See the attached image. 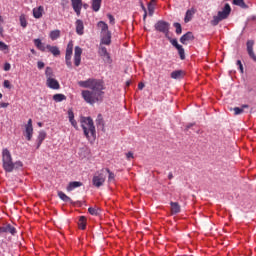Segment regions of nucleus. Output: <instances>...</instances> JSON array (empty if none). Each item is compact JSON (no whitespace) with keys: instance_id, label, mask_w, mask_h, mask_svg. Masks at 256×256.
Masks as SVG:
<instances>
[{"instance_id":"obj_1","label":"nucleus","mask_w":256,"mask_h":256,"mask_svg":"<svg viewBox=\"0 0 256 256\" xmlns=\"http://www.w3.org/2000/svg\"><path fill=\"white\" fill-rule=\"evenodd\" d=\"M79 87L91 90H82L81 95L86 103L95 105L99 101H103V83L97 79L89 78L86 81H78Z\"/></svg>"},{"instance_id":"obj_2","label":"nucleus","mask_w":256,"mask_h":256,"mask_svg":"<svg viewBox=\"0 0 256 256\" xmlns=\"http://www.w3.org/2000/svg\"><path fill=\"white\" fill-rule=\"evenodd\" d=\"M80 123L87 139H89V137H93V139L97 137L95 124L93 123V119L91 117H82Z\"/></svg>"},{"instance_id":"obj_3","label":"nucleus","mask_w":256,"mask_h":256,"mask_svg":"<svg viewBox=\"0 0 256 256\" xmlns=\"http://www.w3.org/2000/svg\"><path fill=\"white\" fill-rule=\"evenodd\" d=\"M2 167L6 173H13L15 170L13 156H11V152L7 148L2 150Z\"/></svg>"},{"instance_id":"obj_4","label":"nucleus","mask_w":256,"mask_h":256,"mask_svg":"<svg viewBox=\"0 0 256 256\" xmlns=\"http://www.w3.org/2000/svg\"><path fill=\"white\" fill-rule=\"evenodd\" d=\"M105 181H107V175H105V169H101L93 175L92 185L99 189V187H103L105 185Z\"/></svg>"},{"instance_id":"obj_5","label":"nucleus","mask_w":256,"mask_h":256,"mask_svg":"<svg viewBox=\"0 0 256 256\" xmlns=\"http://www.w3.org/2000/svg\"><path fill=\"white\" fill-rule=\"evenodd\" d=\"M170 27H171V24H169V22H165L163 20H159L154 25L155 31H158V33H164L165 37H169V29H170Z\"/></svg>"},{"instance_id":"obj_6","label":"nucleus","mask_w":256,"mask_h":256,"mask_svg":"<svg viewBox=\"0 0 256 256\" xmlns=\"http://www.w3.org/2000/svg\"><path fill=\"white\" fill-rule=\"evenodd\" d=\"M71 57H73V41L71 40L66 47L65 62L68 69H73V62H71Z\"/></svg>"},{"instance_id":"obj_7","label":"nucleus","mask_w":256,"mask_h":256,"mask_svg":"<svg viewBox=\"0 0 256 256\" xmlns=\"http://www.w3.org/2000/svg\"><path fill=\"white\" fill-rule=\"evenodd\" d=\"M98 55H100L104 63H111V55L107 51V48L101 44L98 49Z\"/></svg>"},{"instance_id":"obj_8","label":"nucleus","mask_w":256,"mask_h":256,"mask_svg":"<svg viewBox=\"0 0 256 256\" xmlns=\"http://www.w3.org/2000/svg\"><path fill=\"white\" fill-rule=\"evenodd\" d=\"M25 133L27 141H31L33 139V120L29 119L27 124L25 125Z\"/></svg>"},{"instance_id":"obj_9","label":"nucleus","mask_w":256,"mask_h":256,"mask_svg":"<svg viewBox=\"0 0 256 256\" xmlns=\"http://www.w3.org/2000/svg\"><path fill=\"white\" fill-rule=\"evenodd\" d=\"M83 54V49L81 47L76 46L74 48V65L79 67L81 65V55Z\"/></svg>"},{"instance_id":"obj_10","label":"nucleus","mask_w":256,"mask_h":256,"mask_svg":"<svg viewBox=\"0 0 256 256\" xmlns=\"http://www.w3.org/2000/svg\"><path fill=\"white\" fill-rule=\"evenodd\" d=\"M72 3V9H74V12L79 17L81 15V9H83V0H71Z\"/></svg>"},{"instance_id":"obj_11","label":"nucleus","mask_w":256,"mask_h":256,"mask_svg":"<svg viewBox=\"0 0 256 256\" xmlns=\"http://www.w3.org/2000/svg\"><path fill=\"white\" fill-rule=\"evenodd\" d=\"M46 85L49 87V89L59 90L61 89V85L59 84V81L55 78H49L46 80Z\"/></svg>"},{"instance_id":"obj_12","label":"nucleus","mask_w":256,"mask_h":256,"mask_svg":"<svg viewBox=\"0 0 256 256\" xmlns=\"http://www.w3.org/2000/svg\"><path fill=\"white\" fill-rule=\"evenodd\" d=\"M218 15L221 17V19H227L229 15H231V5L229 3H226L223 10L218 12Z\"/></svg>"},{"instance_id":"obj_13","label":"nucleus","mask_w":256,"mask_h":256,"mask_svg":"<svg viewBox=\"0 0 256 256\" xmlns=\"http://www.w3.org/2000/svg\"><path fill=\"white\" fill-rule=\"evenodd\" d=\"M218 15L221 17V19H227L229 15H231V5L229 3H226L223 10L218 12Z\"/></svg>"},{"instance_id":"obj_14","label":"nucleus","mask_w":256,"mask_h":256,"mask_svg":"<svg viewBox=\"0 0 256 256\" xmlns=\"http://www.w3.org/2000/svg\"><path fill=\"white\" fill-rule=\"evenodd\" d=\"M195 39V36L193 35V32H187L180 38V43L182 45H187V43H191Z\"/></svg>"},{"instance_id":"obj_15","label":"nucleus","mask_w":256,"mask_h":256,"mask_svg":"<svg viewBox=\"0 0 256 256\" xmlns=\"http://www.w3.org/2000/svg\"><path fill=\"white\" fill-rule=\"evenodd\" d=\"M246 45H247V52L249 57L253 59V61H255L256 63L255 52H253V45H255V42L253 40H248Z\"/></svg>"},{"instance_id":"obj_16","label":"nucleus","mask_w":256,"mask_h":256,"mask_svg":"<svg viewBox=\"0 0 256 256\" xmlns=\"http://www.w3.org/2000/svg\"><path fill=\"white\" fill-rule=\"evenodd\" d=\"M76 26V33L77 35H84L85 33V24L83 23V20L77 19L75 22Z\"/></svg>"},{"instance_id":"obj_17","label":"nucleus","mask_w":256,"mask_h":256,"mask_svg":"<svg viewBox=\"0 0 256 256\" xmlns=\"http://www.w3.org/2000/svg\"><path fill=\"white\" fill-rule=\"evenodd\" d=\"M100 45H111V31L104 32L101 34V44Z\"/></svg>"},{"instance_id":"obj_18","label":"nucleus","mask_w":256,"mask_h":256,"mask_svg":"<svg viewBox=\"0 0 256 256\" xmlns=\"http://www.w3.org/2000/svg\"><path fill=\"white\" fill-rule=\"evenodd\" d=\"M197 13V9L191 8L186 11L184 22L189 23L193 19V15Z\"/></svg>"},{"instance_id":"obj_19","label":"nucleus","mask_w":256,"mask_h":256,"mask_svg":"<svg viewBox=\"0 0 256 256\" xmlns=\"http://www.w3.org/2000/svg\"><path fill=\"white\" fill-rule=\"evenodd\" d=\"M0 233H11V235H15L17 230L11 224H8L6 226L0 227Z\"/></svg>"},{"instance_id":"obj_20","label":"nucleus","mask_w":256,"mask_h":256,"mask_svg":"<svg viewBox=\"0 0 256 256\" xmlns=\"http://www.w3.org/2000/svg\"><path fill=\"white\" fill-rule=\"evenodd\" d=\"M46 49L49 51V53L53 54L54 57H59V55H61V50H59V47L57 46L48 44L46 45Z\"/></svg>"},{"instance_id":"obj_21","label":"nucleus","mask_w":256,"mask_h":256,"mask_svg":"<svg viewBox=\"0 0 256 256\" xmlns=\"http://www.w3.org/2000/svg\"><path fill=\"white\" fill-rule=\"evenodd\" d=\"M170 206L172 215H177L178 213H181V205H179L177 202H170Z\"/></svg>"},{"instance_id":"obj_22","label":"nucleus","mask_w":256,"mask_h":256,"mask_svg":"<svg viewBox=\"0 0 256 256\" xmlns=\"http://www.w3.org/2000/svg\"><path fill=\"white\" fill-rule=\"evenodd\" d=\"M47 137V133L45 131H40L37 137V149H39V147H41L43 141H45Z\"/></svg>"},{"instance_id":"obj_23","label":"nucleus","mask_w":256,"mask_h":256,"mask_svg":"<svg viewBox=\"0 0 256 256\" xmlns=\"http://www.w3.org/2000/svg\"><path fill=\"white\" fill-rule=\"evenodd\" d=\"M97 27L99 30H101V35L103 33H108L109 32V25H107V23H105L104 21H99L97 23Z\"/></svg>"},{"instance_id":"obj_24","label":"nucleus","mask_w":256,"mask_h":256,"mask_svg":"<svg viewBox=\"0 0 256 256\" xmlns=\"http://www.w3.org/2000/svg\"><path fill=\"white\" fill-rule=\"evenodd\" d=\"M43 11H44L43 6H39L38 8H34L33 9V17H35V19H41L43 17Z\"/></svg>"},{"instance_id":"obj_25","label":"nucleus","mask_w":256,"mask_h":256,"mask_svg":"<svg viewBox=\"0 0 256 256\" xmlns=\"http://www.w3.org/2000/svg\"><path fill=\"white\" fill-rule=\"evenodd\" d=\"M34 45L35 47H37V49L39 51H42L43 53L46 51L47 49V46L45 47V45L43 44V42L41 41V39L37 38V39H34Z\"/></svg>"},{"instance_id":"obj_26","label":"nucleus","mask_w":256,"mask_h":256,"mask_svg":"<svg viewBox=\"0 0 256 256\" xmlns=\"http://www.w3.org/2000/svg\"><path fill=\"white\" fill-rule=\"evenodd\" d=\"M83 186V183L81 182H78V181H74V182H70L66 188V190L68 192H71L73 191V189H77V187H82Z\"/></svg>"},{"instance_id":"obj_27","label":"nucleus","mask_w":256,"mask_h":256,"mask_svg":"<svg viewBox=\"0 0 256 256\" xmlns=\"http://www.w3.org/2000/svg\"><path fill=\"white\" fill-rule=\"evenodd\" d=\"M68 119H69L72 127H74V129H78L77 121L75 120V114L72 112V110L68 111Z\"/></svg>"},{"instance_id":"obj_28","label":"nucleus","mask_w":256,"mask_h":256,"mask_svg":"<svg viewBox=\"0 0 256 256\" xmlns=\"http://www.w3.org/2000/svg\"><path fill=\"white\" fill-rule=\"evenodd\" d=\"M245 109H249V105L243 104L240 108L239 107H234V115H242V113L245 112Z\"/></svg>"},{"instance_id":"obj_29","label":"nucleus","mask_w":256,"mask_h":256,"mask_svg":"<svg viewBox=\"0 0 256 256\" xmlns=\"http://www.w3.org/2000/svg\"><path fill=\"white\" fill-rule=\"evenodd\" d=\"M51 41H57L61 37V30H53L49 35Z\"/></svg>"},{"instance_id":"obj_30","label":"nucleus","mask_w":256,"mask_h":256,"mask_svg":"<svg viewBox=\"0 0 256 256\" xmlns=\"http://www.w3.org/2000/svg\"><path fill=\"white\" fill-rule=\"evenodd\" d=\"M78 227L79 229L85 230L87 227V219L85 218V216H80L79 220H78Z\"/></svg>"},{"instance_id":"obj_31","label":"nucleus","mask_w":256,"mask_h":256,"mask_svg":"<svg viewBox=\"0 0 256 256\" xmlns=\"http://www.w3.org/2000/svg\"><path fill=\"white\" fill-rule=\"evenodd\" d=\"M102 2H103V0H92V9H93V11H95V13H97V11H99V9H101Z\"/></svg>"},{"instance_id":"obj_32","label":"nucleus","mask_w":256,"mask_h":256,"mask_svg":"<svg viewBox=\"0 0 256 256\" xmlns=\"http://www.w3.org/2000/svg\"><path fill=\"white\" fill-rule=\"evenodd\" d=\"M104 172L108 173V183H115V173L111 172L109 168H104Z\"/></svg>"},{"instance_id":"obj_33","label":"nucleus","mask_w":256,"mask_h":256,"mask_svg":"<svg viewBox=\"0 0 256 256\" xmlns=\"http://www.w3.org/2000/svg\"><path fill=\"white\" fill-rule=\"evenodd\" d=\"M58 197L65 203H71V198L67 196L63 191H58Z\"/></svg>"},{"instance_id":"obj_34","label":"nucleus","mask_w":256,"mask_h":256,"mask_svg":"<svg viewBox=\"0 0 256 256\" xmlns=\"http://www.w3.org/2000/svg\"><path fill=\"white\" fill-rule=\"evenodd\" d=\"M45 76H46V81L49 79H54L55 74L53 73V68L46 67Z\"/></svg>"},{"instance_id":"obj_35","label":"nucleus","mask_w":256,"mask_h":256,"mask_svg":"<svg viewBox=\"0 0 256 256\" xmlns=\"http://www.w3.org/2000/svg\"><path fill=\"white\" fill-rule=\"evenodd\" d=\"M67 99V96H65V94H55L53 96V100L56 103H61V101H65Z\"/></svg>"},{"instance_id":"obj_36","label":"nucleus","mask_w":256,"mask_h":256,"mask_svg":"<svg viewBox=\"0 0 256 256\" xmlns=\"http://www.w3.org/2000/svg\"><path fill=\"white\" fill-rule=\"evenodd\" d=\"M221 21H223V18L220 17L219 14H217V16H213V19L211 20V25H213V27H217V25H219V23H221Z\"/></svg>"},{"instance_id":"obj_37","label":"nucleus","mask_w":256,"mask_h":256,"mask_svg":"<svg viewBox=\"0 0 256 256\" xmlns=\"http://www.w3.org/2000/svg\"><path fill=\"white\" fill-rule=\"evenodd\" d=\"M183 75H184V72L182 70H176L171 73V78L172 79H181V77H183Z\"/></svg>"},{"instance_id":"obj_38","label":"nucleus","mask_w":256,"mask_h":256,"mask_svg":"<svg viewBox=\"0 0 256 256\" xmlns=\"http://www.w3.org/2000/svg\"><path fill=\"white\" fill-rule=\"evenodd\" d=\"M96 125H98V127L102 128V131H105V123L103 122V117L100 115H98L97 119H96Z\"/></svg>"},{"instance_id":"obj_39","label":"nucleus","mask_w":256,"mask_h":256,"mask_svg":"<svg viewBox=\"0 0 256 256\" xmlns=\"http://www.w3.org/2000/svg\"><path fill=\"white\" fill-rule=\"evenodd\" d=\"M155 5L156 3H153V2L148 3V15L150 17H153V13H155Z\"/></svg>"},{"instance_id":"obj_40","label":"nucleus","mask_w":256,"mask_h":256,"mask_svg":"<svg viewBox=\"0 0 256 256\" xmlns=\"http://www.w3.org/2000/svg\"><path fill=\"white\" fill-rule=\"evenodd\" d=\"M233 5H237L242 9H247V4H245V0H233Z\"/></svg>"},{"instance_id":"obj_41","label":"nucleus","mask_w":256,"mask_h":256,"mask_svg":"<svg viewBox=\"0 0 256 256\" xmlns=\"http://www.w3.org/2000/svg\"><path fill=\"white\" fill-rule=\"evenodd\" d=\"M178 51V55L180 57V59L182 61H185V49L183 48V46H179L178 48H176Z\"/></svg>"},{"instance_id":"obj_42","label":"nucleus","mask_w":256,"mask_h":256,"mask_svg":"<svg viewBox=\"0 0 256 256\" xmlns=\"http://www.w3.org/2000/svg\"><path fill=\"white\" fill-rule=\"evenodd\" d=\"M173 25L176 29V34L181 35V33H183V28L181 27V23L175 22Z\"/></svg>"},{"instance_id":"obj_43","label":"nucleus","mask_w":256,"mask_h":256,"mask_svg":"<svg viewBox=\"0 0 256 256\" xmlns=\"http://www.w3.org/2000/svg\"><path fill=\"white\" fill-rule=\"evenodd\" d=\"M88 213H90V215L97 216L99 215V208L90 207L88 208Z\"/></svg>"},{"instance_id":"obj_44","label":"nucleus","mask_w":256,"mask_h":256,"mask_svg":"<svg viewBox=\"0 0 256 256\" xmlns=\"http://www.w3.org/2000/svg\"><path fill=\"white\" fill-rule=\"evenodd\" d=\"M20 25L25 29L27 27V18H25V15L20 16Z\"/></svg>"},{"instance_id":"obj_45","label":"nucleus","mask_w":256,"mask_h":256,"mask_svg":"<svg viewBox=\"0 0 256 256\" xmlns=\"http://www.w3.org/2000/svg\"><path fill=\"white\" fill-rule=\"evenodd\" d=\"M168 39H169L171 45H173V47H175L176 49H178L179 47H181V44H179V42L177 41V39H171V38H169V37H168Z\"/></svg>"},{"instance_id":"obj_46","label":"nucleus","mask_w":256,"mask_h":256,"mask_svg":"<svg viewBox=\"0 0 256 256\" xmlns=\"http://www.w3.org/2000/svg\"><path fill=\"white\" fill-rule=\"evenodd\" d=\"M7 49H9V46L5 42L0 41V51H7Z\"/></svg>"},{"instance_id":"obj_47","label":"nucleus","mask_w":256,"mask_h":256,"mask_svg":"<svg viewBox=\"0 0 256 256\" xmlns=\"http://www.w3.org/2000/svg\"><path fill=\"white\" fill-rule=\"evenodd\" d=\"M107 17L109 19L110 25H115V17H113L111 14H107Z\"/></svg>"},{"instance_id":"obj_48","label":"nucleus","mask_w":256,"mask_h":256,"mask_svg":"<svg viewBox=\"0 0 256 256\" xmlns=\"http://www.w3.org/2000/svg\"><path fill=\"white\" fill-rule=\"evenodd\" d=\"M3 87H5V89H11V82H9V80H5Z\"/></svg>"},{"instance_id":"obj_49","label":"nucleus","mask_w":256,"mask_h":256,"mask_svg":"<svg viewBox=\"0 0 256 256\" xmlns=\"http://www.w3.org/2000/svg\"><path fill=\"white\" fill-rule=\"evenodd\" d=\"M14 165H15V169H19V167H23V162L16 161V162H14Z\"/></svg>"},{"instance_id":"obj_50","label":"nucleus","mask_w":256,"mask_h":256,"mask_svg":"<svg viewBox=\"0 0 256 256\" xmlns=\"http://www.w3.org/2000/svg\"><path fill=\"white\" fill-rule=\"evenodd\" d=\"M133 152H128V153H126V158H127V160L128 161H131V159H133Z\"/></svg>"},{"instance_id":"obj_51","label":"nucleus","mask_w":256,"mask_h":256,"mask_svg":"<svg viewBox=\"0 0 256 256\" xmlns=\"http://www.w3.org/2000/svg\"><path fill=\"white\" fill-rule=\"evenodd\" d=\"M8 106H9V103L7 102L0 103V109H7Z\"/></svg>"},{"instance_id":"obj_52","label":"nucleus","mask_w":256,"mask_h":256,"mask_svg":"<svg viewBox=\"0 0 256 256\" xmlns=\"http://www.w3.org/2000/svg\"><path fill=\"white\" fill-rule=\"evenodd\" d=\"M37 67H38V69H43L45 67V63L41 62V61H38Z\"/></svg>"},{"instance_id":"obj_53","label":"nucleus","mask_w":256,"mask_h":256,"mask_svg":"<svg viewBox=\"0 0 256 256\" xmlns=\"http://www.w3.org/2000/svg\"><path fill=\"white\" fill-rule=\"evenodd\" d=\"M11 70V64L5 63L4 64V71H10Z\"/></svg>"},{"instance_id":"obj_54","label":"nucleus","mask_w":256,"mask_h":256,"mask_svg":"<svg viewBox=\"0 0 256 256\" xmlns=\"http://www.w3.org/2000/svg\"><path fill=\"white\" fill-rule=\"evenodd\" d=\"M66 5H69V0H61V6L65 8Z\"/></svg>"},{"instance_id":"obj_55","label":"nucleus","mask_w":256,"mask_h":256,"mask_svg":"<svg viewBox=\"0 0 256 256\" xmlns=\"http://www.w3.org/2000/svg\"><path fill=\"white\" fill-rule=\"evenodd\" d=\"M144 87H145V84L143 82H140L138 84V89L142 90V89H144Z\"/></svg>"},{"instance_id":"obj_56","label":"nucleus","mask_w":256,"mask_h":256,"mask_svg":"<svg viewBox=\"0 0 256 256\" xmlns=\"http://www.w3.org/2000/svg\"><path fill=\"white\" fill-rule=\"evenodd\" d=\"M168 179H169V180L173 179V172H170V173L168 174Z\"/></svg>"},{"instance_id":"obj_57","label":"nucleus","mask_w":256,"mask_h":256,"mask_svg":"<svg viewBox=\"0 0 256 256\" xmlns=\"http://www.w3.org/2000/svg\"><path fill=\"white\" fill-rule=\"evenodd\" d=\"M146 20H147V12H144L143 21H146Z\"/></svg>"},{"instance_id":"obj_58","label":"nucleus","mask_w":256,"mask_h":256,"mask_svg":"<svg viewBox=\"0 0 256 256\" xmlns=\"http://www.w3.org/2000/svg\"><path fill=\"white\" fill-rule=\"evenodd\" d=\"M239 70H240L241 73H243V64L239 65Z\"/></svg>"},{"instance_id":"obj_59","label":"nucleus","mask_w":256,"mask_h":256,"mask_svg":"<svg viewBox=\"0 0 256 256\" xmlns=\"http://www.w3.org/2000/svg\"><path fill=\"white\" fill-rule=\"evenodd\" d=\"M142 10L145 12H147V8H145V6L143 4H141Z\"/></svg>"},{"instance_id":"obj_60","label":"nucleus","mask_w":256,"mask_h":256,"mask_svg":"<svg viewBox=\"0 0 256 256\" xmlns=\"http://www.w3.org/2000/svg\"><path fill=\"white\" fill-rule=\"evenodd\" d=\"M236 64L238 65V67H239L240 65H243V63H241V60H237Z\"/></svg>"},{"instance_id":"obj_61","label":"nucleus","mask_w":256,"mask_h":256,"mask_svg":"<svg viewBox=\"0 0 256 256\" xmlns=\"http://www.w3.org/2000/svg\"><path fill=\"white\" fill-rule=\"evenodd\" d=\"M31 51V53L33 54V55H35L37 52L35 51V49H31L30 50Z\"/></svg>"},{"instance_id":"obj_62","label":"nucleus","mask_w":256,"mask_h":256,"mask_svg":"<svg viewBox=\"0 0 256 256\" xmlns=\"http://www.w3.org/2000/svg\"><path fill=\"white\" fill-rule=\"evenodd\" d=\"M191 127H193V124L188 125V126L186 127V129H187V130H188V129H191Z\"/></svg>"},{"instance_id":"obj_63","label":"nucleus","mask_w":256,"mask_h":256,"mask_svg":"<svg viewBox=\"0 0 256 256\" xmlns=\"http://www.w3.org/2000/svg\"><path fill=\"white\" fill-rule=\"evenodd\" d=\"M39 127H43V124L41 122L38 123Z\"/></svg>"},{"instance_id":"obj_64","label":"nucleus","mask_w":256,"mask_h":256,"mask_svg":"<svg viewBox=\"0 0 256 256\" xmlns=\"http://www.w3.org/2000/svg\"><path fill=\"white\" fill-rule=\"evenodd\" d=\"M150 3H155V0H151Z\"/></svg>"}]
</instances>
